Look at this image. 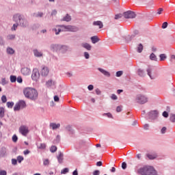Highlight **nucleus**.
Listing matches in <instances>:
<instances>
[{
  "mask_svg": "<svg viewBox=\"0 0 175 175\" xmlns=\"http://www.w3.org/2000/svg\"><path fill=\"white\" fill-rule=\"evenodd\" d=\"M12 21L14 23H18L21 28H28L29 27V22L25 16L20 13H17L13 15Z\"/></svg>",
  "mask_w": 175,
  "mask_h": 175,
  "instance_id": "obj_1",
  "label": "nucleus"
},
{
  "mask_svg": "<svg viewBox=\"0 0 175 175\" xmlns=\"http://www.w3.org/2000/svg\"><path fill=\"white\" fill-rule=\"evenodd\" d=\"M49 49L52 53H56L58 55H61V54H66L69 50V46L61 44H51Z\"/></svg>",
  "mask_w": 175,
  "mask_h": 175,
  "instance_id": "obj_2",
  "label": "nucleus"
},
{
  "mask_svg": "<svg viewBox=\"0 0 175 175\" xmlns=\"http://www.w3.org/2000/svg\"><path fill=\"white\" fill-rule=\"evenodd\" d=\"M23 94L27 99L31 100H36L38 99V90L31 88H26L23 90Z\"/></svg>",
  "mask_w": 175,
  "mask_h": 175,
  "instance_id": "obj_3",
  "label": "nucleus"
},
{
  "mask_svg": "<svg viewBox=\"0 0 175 175\" xmlns=\"http://www.w3.org/2000/svg\"><path fill=\"white\" fill-rule=\"evenodd\" d=\"M137 173L142 175H158V172L155 170L154 167L150 165L139 168L137 170Z\"/></svg>",
  "mask_w": 175,
  "mask_h": 175,
  "instance_id": "obj_4",
  "label": "nucleus"
},
{
  "mask_svg": "<svg viewBox=\"0 0 175 175\" xmlns=\"http://www.w3.org/2000/svg\"><path fill=\"white\" fill-rule=\"evenodd\" d=\"M135 100L139 105H146L148 102V97L144 94H137Z\"/></svg>",
  "mask_w": 175,
  "mask_h": 175,
  "instance_id": "obj_5",
  "label": "nucleus"
},
{
  "mask_svg": "<svg viewBox=\"0 0 175 175\" xmlns=\"http://www.w3.org/2000/svg\"><path fill=\"white\" fill-rule=\"evenodd\" d=\"M59 27L62 32H77L79 31V28L76 26L62 25Z\"/></svg>",
  "mask_w": 175,
  "mask_h": 175,
  "instance_id": "obj_6",
  "label": "nucleus"
},
{
  "mask_svg": "<svg viewBox=\"0 0 175 175\" xmlns=\"http://www.w3.org/2000/svg\"><path fill=\"white\" fill-rule=\"evenodd\" d=\"M149 120L154 121L159 117V111L158 110H152L147 113Z\"/></svg>",
  "mask_w": 175,
  "mask_h": 175,
  "instance_id": "obj_7",
  "label": "nucleus"
},
{
  "mask_svg": "<svg viewBox=\"0 0 175 175\" xmlns=\"http://www.w3.org/2000/svg\"><path fill=\"white\" fill-rule=\"evenodd\" d=\"M25 107H27V103L24 100H21L14 107V111H18L20 109H25Z\"/></svg>",
  "mask_w": 175,
  "mask_h": 175,
  "instance_id": "obj_8",
  "label": "nucleus"
},
{
  "mask_svg": "<svg viewBox=\"0 0 175 175\" xmlns=\"http://www.w3.org/2000/svg\"><path fill=\"white\" fill-rule=\"evenodd\" d=\"M40 77V73L39 72V70L38 68L33 69L31 74V79L33 81H38Z\"/></svg>",
  "mask_w": 175,
  "mask_h": 175,
  "instance_id": "obj_9",
  "label": "nucleus"
},
{
  "mask_svg": "<svg viewBox=\"0 0 175 175\" xmlns=\"http://www.w3.org/2000/svg\"><path fill=\"white\" fill-rule=\"evenodd\" d=\"M19 132L23 135V136H27L29 133V129L27 126H21L19 128Z\"/></svg>",
  "mask_w": 175,
  "mask_h": 175,
  "instance_id": "obj_10",
  "label": "nucleus"
},
{
  "mask_svg": "<svg viewBox=\"0 0 175 175\" xmlns=\"http://www.w3.org/2000/svg\"><path fill=\"white\" fill-rule=\"evenodd\" d=\"M123 16L124 18H135V17H136V14H135V12L129 10L124 12Z\"/></svg>",
  "mask_w": 175,
  "mask_h": 175,
  "instance_id": "obj_11",
  "label": "nucleus"
},
{
  "mask_svg": "<svg viewBox=\"0 0 175 175\" xmlns=\"http://www.w3.org/2000/svg\"><path fill=\"white\" fill-rule=\"evenodd\" d=\"M97 70L102 73V75H103L104 76H105V77H111V74H110V72L102 68H98Z\"/></svg>",
  "mask_w": 175,
  "mask_h": 175,
  "instance_id": "obj_12",
  "label": "nucleus"
},
{
  "mask_svg": "<svg viewBox=\"0 0 175 175\" xmlns=\"http://www.w3.org/2000/svg\"><path fill=\"white\" fill-rule=\"evenodd\" d=\"M33 53L34 57H36L37 58H40V57H43V52L39 51V49H33Z\"/></svg>",
  "mask_w": 175,
  "mask_h": 175,
  "instance_id": "obj_13",
  "label": "nucleus"
},
{
  "mask_svg": "<svg viewBox=\"0 0 175 175\" xmlns=\"http://www.w3.org/2000/svg\"><path fill=\"white\" fill-rule=\"evenodd\" d=\"M21 73L23 76H29V75H31V69L27 67H24L21 69Z\"/></svg>",
  "mask_w": 175,
  "mask_h": 175,
  "instance_id": "obj_14",
  "label": "nucleus"
},
{
  "mask_svg": "<svg viewBox=\"0 0 175 175\" xmlns=\"http://www.w3.org/2000/svg\"><path fill=\"white\" fill-rule=\"evenodd\" d=\"M146 157L147 158H148V159L154 160V159H157V158L158 157V154H157V152H153L151 153L146 154Z\"/></svg>",
  "mask_w": 175,
  "mask_h": 175,
  "instance_id": "obj_15",
  "label": "nucleus"
},
{
  "mask_svg": "<svg viewBox=\"0 0 175 175\" xmlns=\"http://www.w3.org/2000/svg\"><path fill=\"white\" fill-rule=\"evenodd\" d=\"M49 68L46 66H42V70H41V75L42 76H47L49 75Z\"/></svg>",
  "mask_w": 175,
  "mask_h": 175,
  "instance_id": "obj_16",
  "label": "nucleus"
},
{
  "mask_svg": "<svg viewBox=\"0 0 175 175\" xmlns=\"http://www.w3.org/2000/svg\"><path fill=\"white\" fill-rule=\"evenodd\" d=\"M81 46L83 47V49H85L86 50H88V51H91V49H92V46H91V44L87 42L82 43Z\"/></svg>",
  "mask_w": 175,
  "mask_h": 175,
  "instance_id": "obj_17",
  "label": "nucleus"
},
{
  "mask_svg": "<svg viewBox=\"0 0 175 175\" xmlns=\"http://www.w3.org/2000/svg\"><path fill=\"white\" fill-rule=\"evenodd\" d=\"M57 158L59 163H62L64 162V154H62V152H59Z\"/></svg>",
  "mask_w": 175,
  "mask_h": 175,
  "instance_id": "obj_18",
  "label": "nucleus"
},
{
  "mask_svg": "<svg viewBox=\"0 0 175 175\" xmlns=\"http://www.w3.org/2000/svg\"><path fill=\"white\" fill-rule=\"evenodd\" d=\"M93 25L99 27V29H101V28H103V23L100 21H97L93 22Z\"/></svg>",
  "mask_w": 175,
  "mask_h": 175,
  "instance_id": "obj_19",
  "label": "nucleus"
},
{
  "mask_svg": "<svg viewBox=\"0 0 175 175\" xmlns=\"http://www.w3.org/2000/svg\"><path fill=\"white\" fill-rule=\"evenodd\" d=\"M6 53H7V54H9L10 55H13V54H14V53H16V51H14V49H13V48L8 47L6 49Z\"/></svg>",
  "mask_w": 175,
  "mask_h": 175,
  "instance_id": "obj_20",
  "label": "nucleus"
},
{
  "mask_svg": "<svg viewBox=\"0 0 175 175\" xmlns=\"http://www.w3.org/2000/svg\"><path fill=\"white\" fill-rule=\"evenodd\" d=\"M43 16H44V13H43L42 12H38L33 14V17H36L37 18H42V17H43Z\"/></svg>",
  "mask_w": 175,
  "mask_h": 175,
  "instance_id": "obj_21",
  "label": "nucleus"
},
{
  "mask_svg": "<svg viewBox=\"0 0 175 175\" xmlns=\"http://www.w3.org/2000/svg\"><path fill=\"white\" fill-rule=\"evenodd\" d=\"M146 72L148 73V76H149V77L151 79V80H154V77L151 76V72H152V68L151 67H148L147 69H146Z\"/></svg>",
  "mask_w": 175,
  "mask_h": 175,
  "instance_id": "obj_22",
  "label": "nucleus"
},
{
  "mask_svg": "<svg viewBox=\"0 0 175 175\" xmlns=\"http://www.w3.org/2000/svg\"><path fill=\"white\" fill-rule=\"evenodd\" d=\"M50 126L54 131L55 129H58V128H59V126H61V124H55V123H51Z\"/></svg>",
  "mask_w": 175,
  "mask_h": 175,
  "instance_id": "obj_23",
  "label": "nucleus"
},
{
  "mask_svg": "<svg viewBox=\"0 0 175 175\" xmlns=\"http://www.w3.org/2000/svg\"><path fill=\"white\" fill-rule=\"evenodd\" d=\"M46 85L48 88H50L51 85H55V81H53V80H49L46 83Z\"/></svg>",
  "mask_w": 175,
  "mask_h": 175,
  "instance_id": "obj_24",
  "label": "nucleus"
},
{
  "mask_svg": "<svg viewBox=\"0 0 175 175\" xmlns=\"http://www.w3.org/2000/svg\"><path fill=\"white\" fill-rule=\"evenodd\" d=\"M137 75L140 76V77H144L146 76V72L142 68H139L137 70Z\"/></svg>",
  "mask_w": 175,
  "mask_h": 175,
  "instance_id": "obj_25",
  "label": "nucleus"
},
{
  "mask_svg": "<svg viewBox=\"0 0 175 175\" xmlns=\"http://www.w3.org/2000/svg\"><path fill=\"white\" fill-rule=\"evenodd\" d=\"M52 31H53V32L55 33V35H59V33L62 32V27H60V28H58V27L53 28L52 29Z\"/></svg>",
  "mask_w": 175,
  "mask_h": 175,
  "instance_id": "obj_26",
  "label": "nucleus"
},
{
  "mask_svg": "<svg viewBox=\"0 0 175 175\" xmlns=\"http://www.w3.org/2000/svg\"><path fill=\"white\" fill-rule=\"evenodd\" d=\"M91 40L92 43H93V44H95V43H98V42H99V38H98V36H94L91 37Z\"/></svg>",
  "mask_w": 175,
  "mask_h": 175,
  "instance_id": "obj_27",
  "label": "nucleus"
},
{
  "mask_svg": "<svg viewBox=\"0 0 175 175\" xmlns=\"http://www.w3.org/2000/svg\"><path fill=\"white\" fill-rule=\"evenodd\" d=\"M71 20L72 17L68 14L62 18V21H66L67 23H69Z\"/></svg>",
  "mask_w": 175,
  "mask_h": 175,
  "instance_id": "obj_28",
  "label": "nucleus"
},
{
  "mask_svg": "<svg viewBox=\"0 0 175 175\" xmlns=\"http://www.w3.org/2000/svg\"><path fill=\"white\" fill-rule=\"evenodd\" d=\"M18 27H20V25H18V23L15 22V23L11 27V31H17V28H18Z\"/></svg>",
  "mask_w": 175,
  "mask_h": 175,
  "instance_id": "obj_29",
  "label": "nucleus"
},
{
  "mask_svg": "<svg viewBox=\"0 0 175 175\" xmlns=\"http://www.w3.org/2000/svg\"><path fill=\"white\" fill-rule=\"evenodd\" d=\"M5 117V109L3 107H0V118Z\"/></svg>",
  "mask_w": 175,
  "mask_h": 175,
  "instance_id": "obj_30",
  "label": "nucleus"
},
{
  "mask_svg": "<svg viewBox=\"0 0 175 175\" xmlns=\"http://www.w3.org/2000/svg\"><path fill=\"white\" fill-rule=\"evenodd\" d=\"M8 40H14L16 39V35L14 34H9L7 36Z\"/></svg>",
  "mask_w": 175,
  "mask_h": 175,
  "instance_id": "obj_31",
  "label": "nucleus"
},
{
  "mask_svg": "<svg viewBox=\"0 0 175 175\" xmlns=\"http://www.w3.org/2000/svg\"><path fill=\"white\" fill-rule=\"evenodd\" d=\"M61 141V137L59 135H57L56 138L53 140V144H58Z\"/></svg>",
  "mask_w": 175,
  "mask_h": 175,
  "instance_id": "obj_32",
  "label": "nucleus"
},
{
  "mask_svg": "<svg viewBox=\"0 0 175 175\" xmlns=\"http://www.w3.org/2000/svg\"><path fill=\"white\" fill-rule=\"evenodd\" d=\"M150 59H151V61H157L158 59L157 58V55H155V54L151 53L150 55Z\"/></svg>",
  "mask_w": 175,
  "mask_h": 175,
  "instance_id": "obj_33",
  "label": "nucleus"
},
{
  "mask_svg": "<svg viewBox=\"0 0 175 175\" xmlns=\"http://www.w3.org/2000/svg\"><path fill=\"white\" fill-rule=\"evenodd\" d=\"M10 79L11 83H16V81H17V77L14 75H11L10 77Z\"/></svg>",
  "mask_w": 175,
  "mask_h": 175,
  "instance_id": "obj_34",
  "label": "nucleus"
},
{
  "mask_svg": "<svg viewBox=\"0 0 175 175\" xmlns=\"http://www.w3.org/2000/svg\"><path fill=\"white\" fill-rule=\"evenodd\" d=\"M137 53H142L143 51V44H139L137 48Z\"/></svg>",
  "mask_w": 175,
  "mask_h": 175,
  "instance_id": "obj_35",
  "label": "nucleus"
},
{
  "mask_svg": "<svg viewBox=\"0 0 175 175\" xmlns=\"http://www.w3.org/2000/svg\"><path fill=\"white\" fill-rule=\"evenodd\" d=\"M170 121H171V122H175V114L174 113L170 114Z\"/></svg>",
  "mask_w": 175,
  "mask_h": 175,
  "instance_id": "obj_36",
  "label": "nucleus"
},
{
  "mask_svg": "<svg viewBox=\"0 0 175 175\" xmlns=\"http://www.w3.org/2000/svg\"><path fill=\"white\" fill-rule=\"evenodd\" d=\"M57 148L55 146H52L50 148V151H51V152H53V153L57 151Z\"/></svg>",
  "mask_w": 175,
  "mask_h": 175,
  "instance_id": "obj_37",
  "label": "nucleus"
},
{
  "mask_svg": "<svg viewBox=\"0 0 175 175\" xmlns=\"http://www.w3.org/2000/svg\"><path fill=\"white\" fill-rule=\"evenodd\" d=\"M160 57V61H165V59H166V58H167V57L166 56L165 54H161L159 55Z\"/></svg>",
  "mask_w": 175,
  "mask_h": 175,
  "instance_id": "obj_38",
  "label": "nucleus"
},
{
  "mask_svg": "<svg viewBox=\"0 0 175 175\" xmlns=\"http://www.w3.org/2000/svg\"><path fill=\"white\" fill-rule=\"evenodd\" d=\"M13 106H14V103H13V102H8L7 103V107H8V109H12L13 107Z\"/></svg>",
  "mask_w": 175,
  "mask_h": 175,
  "instance_id": "obj_39",
  "label": "nucleus"
},
{
  "mask_svg": "<svg viewBox=\"0 0 175 175\" xmlns=\"http://www.w3.org/2000/svg\"><path fill=\"white\" fill-rule=\"evenodd\" d=\"M66 173H69V168H64L61 171L62 174H66Z\"/></svg>",
  "mask_w": 175,
  "mask_h": 175,
  "instance_id": "obj_40",
  "label": "nucleus"
},
{
  "mask_svg": "<svg viewBox=\"0 0 175 175\" xmlns=\"http://www.w3.org/2000/svg\"><path fill=\"white\" fill-rule=\"evenodd\" d=\"M17 161H18V163H21V162H23V161H24V157L23 156H18Z\"/></svg>",
  "mask_w": 175,
  "mask_h": 175,
  "instance_id": "obj_41",
  "label": "nucleus"
},
{
  "mask_svg": "<svg viewBox=\"0 0 175 175\" xmlns=\"http://www.w3.org/2000/svg\"><path fill=\"white\" fill-rule=\"evenodd\" d=\"M1 102H2L3 103H6V102H8V98H6V96L3 95V96H1Z\"/></svg>",
  "mask_w": 175,
  "mask_h": 175,
  "instance_id": "obj_42",
  "label": "nucleus"
},
{
  "mask_svg": "<svg viewBox=\"0 0 175 175\" xmlns=\"http://www.w3.org/2000/svg\"><path fill=\"white\" fill-rule=\"evenodd\" d=\"M17 140H18V137L16 135H14L12 136V142H14V143H17Z\"/></svg>",
  "mask_w": 175,
  "mask_h": 175,
  "instance_id": "obj_43",
  "label": "nucleus"
},
{
  "mask_svg": "<svg viewBox=\"0 0 175 175\" xmlns=\"http://www.w3.org/2000/svg\"><path fill=\"white\" fill-rule=\"evenodd\" d=\"M83 57L85 59H90V53H88V52H84Z\"/></svg>",
  "mask_w": 175,
  "mask_h": 175,
  "instance_id": "obj_44",
  "label": "nucleus"
},
{
  "mask_svg": "<svg viewBox=\"0 0 175 175\" xmlns=\"http://www.w3.org/2000/svg\"><path fill=\"white\" fill-rule=\"evenodd\" d=\"M167 128L165 126H163L161 129V133L162 135H165V133H166V131H167Z\"/></svg>",
  "mask_w": 175,
  "mask_h": 175,
  "instance_id": "obj_45",
  "label": "nucleus"
},
{
  "mask_svg": "<svg viewBox=\"0 0 175 175\" xmlns=\"http://www.w3.org/2000/svg\"><path fill=\"white\" fill-rule=\"evenodd\" d=\"M49 163H50V161H49V159H46L44 160V161H43V165L44 166H48V165H49Z\"/></svg>",
  "mask_w": 175,
  "mask_h": 175,
  "instance_id": "obj_46",
  "label": "nucleus"
},
{
  "mask_svg": "<svg viewBox=\"0 0 175 175\" xmlns=\"http://www.w3.org/2000/svg\"><path fill=\"white\" fill-rule=\"evenodd\" d=\"M163 117H164L165 118H167V117H169V113H167V111H164L162 113Z\"/></svg>",
  "mask_w": 175,
  "mask_h": 175,
  "instance_id": "obj_47",
  "label": "nucleus"
},
{
  "mask_svg": "<svg viewBox=\"0 0 175 175\" xmlns=\"http://www.w3.org/2000/svg\"><path fill=\"white\" fill-rule=\"evenodd\" d=\"M167 22H164L161 26V28H163V29H165V28H167Z\"/></svg>",
  "mask_w": 175,
  "mask_h": 175,
  "instance_id": "obj_48",
  "label": "nucleus"
},
{
  "mask_svg": "<svg viewBox=\"0 0 175 175\" xmlns=\"http://www.w3.org/2000/svg\"><path fill=\"white\" fill-rule=\"evenodd\" d=\"M111 99H112V100H117V99H118V97L116 94H112L111 96Z\"/></svg>",
  "mask_w": 175,
  "mask_h": 175,
  "instance_id": "obj_49",
  "label": "nucleus"
},
{
  "mask_svg": "<svg viewBox=\"0 0 175 175\" xmlns=\"http://www.w3.org/2000/svg\"><path fill=\"white\" fill-rule=\"evenodd\" d=\"M39 148L40 150H44L46 148V144H40Z\"/></svg>",
  "mask_w": 175,
  "mask_h": 175,
  "instance_id": "obj_50",
  "label": "nucleus"
},
{
  "mask_svg": "<svg viewBox=\"0 0 175 175\" xmlns=\"http://www.w3.org/2000/svg\"><path fill=\"white\" fill-rule=\"evenodd\" d=\"M122 71H118L116 72V77H121V76H122Z\"/></svg>",
  "mask_w": 175,
  "mask_h": 175,
  "instance_id": "obj_51",
  "label": "nucleus"
},
{
  "mask_svg": "<svg viewBox=\"0 0 175 175\" xmlns=\"http://www.w3.org/2000/svg\"><path fill=\"white\" fill-rule=\"evenodd\" d=\"M144 129H145V131H148V129H150V124H144Z\"/></svg>",
  "mask_w": 175,
  "mask_h": 175,
  "instance_id": "obj_52",
  "label": "nucleus"
},
{
  "mask_svg": "<svg viewBox=\"0 0 175 175\" xmlns=\"http://www.w3.org/2000/svg\"><path fill=\"white\" fill-rule=\"evenodd\" d=\"M103 116H107V117H108V118H113V115H111V113H104Z\"/></svg>",
  "mask_w": 175,
  "mask_h": 175,
  "instance_id": "obj_53",
  "label": "nucleus"
},
{
  "mask_svg": "<svg viewBox=\"0 0 175 175\" xmlns=\"http://www.w3.org/2000/svg\"><path fill=\"white\" fill-rule=\"evenodd\" d=\"M121 17H122V14H116V15H115V20H118V19L121 18Z\"/></svg>",
  "mask_w": 175,
  "mask_h": 175,
  "instance_id": "obj_54",
  "label": "nucleus"
},
{
  "mask_svg": "<svg viewBox=\"0 0 175 175\" xmlns=\"http://www.w3.org/2000/svg\"><path fill=\"white\" fill-rule=\"evenodd\" d=\"M8 172H6V170H0V175H7Z\"/></svg>",
  "mask_w": 175,
  "mask_h": 175,
  "instance_id": "obj_55",
  "label": "nucleus"
},
{
  "mask_svg": "<svg viewBox=\"0 0 175 175\" xmlns=\"http://www.w3.org/2000/svg\"><path fill=\"white\" fill-rule=\"evenodd\" d=\"M100 171L96 170H94L93 172V175H100Z\"/></svg>",
  "mask_w": 175,
  "mask_h": 175,
  "instance_id": "obj_56",
  "label": "nucleus"
},
{
  "mask_svg": "<svg viewBox=\"0 0 175 175\" xmlns=\"http://www.w3.org/2000/svg\"><path fill=\"white\" fill-rule=\"evenodd\" d=\"M122 169H123V170H125V169H126V163L123 162L122 163Z\"/></svg>",
  "mask_w": 175,
  "mask_h": 175,
  "instance_id": "obj_57",
  "label": "nucleus"
},
{
  "mask_svg": "<svg viewBox=\"0 0 175 175\" xmlns=\"http://www.w3.org/2000/svg\"><path fill=\"white\" fill-rule=\"evenodd\" d=\"M122 107H121V106H118V107H117V108H116V111H117L118 113H120V111H122Z\"/></svg>",
  "mask_w": 175,
  "mask_h": 175,
  "instance_id": "obj_58",
  "label": "nucleus"
},
{
  "mask_svg": "<svg viewBox=\"0 0 175 175\" xmlns=\"http://www.w3.org/2000/svg\"><path fill=\"white\" fill-rule=\"evenodd\" d=\"M16 81L18 83H23V78H21V77H18Z\"/></svg>",
  "mask_w": 175,
  "mask_h": 175,
  "instance_id": "obj_59",
  "label": "nucleus"
},
{
  "mask_svg": "<svg viewBox=\"0 0 175 175\" xmlns=\"http://www.w3.org/2000/svg\"><path fill=\"white\" fill-rule=\"evenodd\" d=\"M12 165H17V159H12Z\"/></svg>",
  "mask_w": 175,
  "mask_h": 175,
  "instance_id": "obj_60",
  "label": "nucleus"
},
{
  "mask_svg": "<svg viewBox=\"0 0 175 175\" xmlns=\"http://www.w3.org/2000/svg\"><path fill=\"white\" fill-rule=\"evenodd\" d=\"M88 90L89 91H92V90H94V86H93L92 85H89L88 86Z\"/></svg>",
  "mask_w": 175,
  "mask_h": 175,
  "instance_id": "obj_61",
  "label": "nucleus"
},
{
  "mask_svg": "<svg viewBox=\"0 0 175 175\" xmlns=\"http://www.w3.org/2000/svg\"><path fill=\"white\" fill-rule=\"evenodd\" d=\"M53 99H54L55 102H59V97H58V96H55L53 97Z\"/></svg>",
  "mask_w": 175,
  "mask_h": 175,
  "instance_id": "obj_62",
  "label": "nucleus"
},
{
  "mask_svg": "<svg viewBox=\"0 0 175 175\" xmlns=\"http://www.w3.org/2000/svg\"><path fill=\"white\" fill-rule=\"evenodd\" d=\"M31 151L29 150H26L23 152L24 155H28V154H30Z\"/></svg>",
  "mask_w": 175,
  "mask_h": 175,
  "instance_id": "obj_63",
  "label": "nucleus"
},
{
  "mask_svg": "<svg viewBox=\"0 0 175 175\" xmlns=\"http://www.w3.org/2000/svg\"><path fill=\"white\" fill-rule=\"evenodd\" d=\"M72 175H79V172H77V169L75 170L72 172Z\"/></svg>",
  "mask_w": 175,
  "mask_h": 175,
  "instance_id": "obj_64",
  "label": "nucleus"
}]
</instances>
